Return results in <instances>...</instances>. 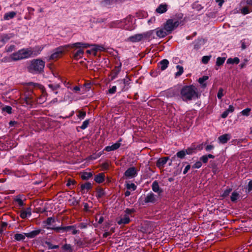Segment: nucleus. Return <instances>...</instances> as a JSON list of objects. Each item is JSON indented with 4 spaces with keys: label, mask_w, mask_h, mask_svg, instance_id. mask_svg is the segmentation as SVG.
Listing matches in <instances>:
<instances>
[{
    "label": "nucleus",
    "mask_w": 252,
    "mask_h": 252,
    "mask_svg": "<svg viewBox=\"0 0 252 252\" xmlns=\"http://www.w3.org/2000/svg\"><path fill=\"white\" fill-rule=\"evenodd\" d=\"M142 39H143L142 33L135 34L133 35L129 36L127 38V40L128 41H130L133 43L139 42L141 41Z\"/></svg>",
    "instance_id": "nucleus-14"
},
{
    "label": "nucleus",
    "mask_w": 252,
    "mask_h": 252,
    "mask_svg": "<svg viewBox=\"0 0 252 252\" xmlns=\"http://www.w3.org/2000/svg\"><path fill=\"white\" fill-rule=\"evenodd\" d=\"M223 92V89L222 88H220L217 94V97L218 99H221L222 97L224 95Z\"/></svg>",
    "instance_id": "nucleus-61"
},
{
    "label": "nucleus",
    "mask_w": 252,
    "mask_h": 252,
    "mask_svg": "<svg viewBox=\"0 0 252 252\" xmlns=\"http://www.w3.org/2000/svg\"><path fill=\"white\" fill-rule=\"evenodd\" d=\"M10 58L12 61H14L22 60L20 53H19V50L12 54L10 56Z\"/></svg>",
    "instance_id": "nucleus-32"
},
{
    "label": "nucleus",
    "mask_w": 252,
    "mask_h": 252,
    "mask_svg": "<svg viewBox=\"0 0 252 252\" xmlns=\"http://www.w3.org/2000/svg\"><path fill=\"white\" fill-rule=\"evenodd\" d=\"M155 33L158 37L159 38H163L166 36L169 33H167V31L163 28H158L155 29Z\"/></svg>",
    "instance_id": "nucleus-9"
},
{
    "label": "nucleus",
    "mask_w": 252,
    "mask_h": 252,
    "mask_svg": "<svg viewBox=\"0 0 252 252\" xmlns=\"http://www.w3.org/2000/svg\"><path fill=\"white\" fill-rule=\"evenodd\" d=\"M32 92H29L24 94V101L27 105H32L34 102Z\"/></svg>",
    "instance_id": "nucleus-10"
},
{
    "label": "nucleus",
    "mask_w": 252,
    "mask_h": 252,
    "mask_svg": "<svg viewBox=\"0 0 252 252\" xmlns=\"http://www.w3.org/2000/svg\"><path fill=\"white\" fill-rule=\"evenodd\" d=\"M121 80H122V82H123V83L124 84L125 87H128V86L130 84V79L128 77V76H127V75L126 76V78H124L123 79H121Z\"/></svg>",
    "instance_id": "nucleus-52"
},
{
    "label": "nucleus",
    "mask_w": 252,
    "mask_h": 252,
    "mask_svg": "<svg viewBox=\"0 0 252 252\" xmlns=\"http://www.w3.org/2000/svg\"><path fill=\"white\" fill-rule=\"evenodd\" d=\"M208 76H203L198 79V82L202 85V87L205 88L206 87V83L205 82L208 79Z\"/></svg>",
    "instance_id": "nucleus-37"
},
{
    "label": "nucleus",
    "mask_w": 252,
    "mask_h": 252,
    "mask_svg": "<svg viewBox=\"0 0 252 252\" xmlns=\"http://www.w3.org/2000/svg\"><path fill=\"white\" fill-rule=\"evenodd\" d=\"M122 22L120 21H115L112 22L110 24V27L111 28H120Z\"/></svg>",
    "instance_id": "nucleus-42"
},
{
    "label": "nucleus",
    "mask_w": 252,
    "mask_h": 252,
    "mask_svg": "<svg viewBox=\"0 0 252 252\" xmlns=\"http://www.w3.org/2000/svg\"><path fill=\"white\" fill-rule=\"evenodd\" d=\"M15 201L18 203L20 207H23L25 205L23 201L19 196H17L16 197L15 199Z\"/></svg>",
    "instance_id": "nucleus-58"
},
{
    "label": "nucleus",
    "mask_w": 252,
    "mask_h": 252,
    "mask_svg": "<svg viewBox=\"0 0 252 252\" xmlns=\"http://www.w3.org/2000/svg\"><path fill=\"white\" fill-rule=\"evenodd\" d=\"M14 34L12 33H4L0 35V41L4 44L9 39L14 37Z\"/></svg>",
    "instance_id": "nucleus-21"
},
{
    "label": "nucleus",
    "mask_w": 252,
    "mask_h": 252,
    "mask_svg": "<svg viewBox=\"0 0 252 252\" xmlns=\"http://www.w3.org/2000/svg\"><path fill=\"white\" fill-rule=\"evenodd\" d=\"M16 12L15 11H10L5 13L3 16L4 20H9L13 18L16 15Z\"/></svg>",
    "instance_id": "nucleus-31"
},
{
    "label": "nucleus",
    "mask_w": 252,
    "mask_h": 252,
    "mask_svg": "<svg viewBox=\"0 0 252 252\" xmlns=\"http://www.w3.org/2000/svg\"><path fill=\"white\" fill-rule=\"evenodd\" d=\"M225 59L226 58L225 57H218L216 63V65L218 66L222 65L224 63Z\"/></svg>",
    "instance_id": "nucleus-40"
},
{
    "label": "nucleus",
    "mask_w": 252,
    "mask_h": 252,
    "mask_svg": "<svg viewBox=\"0 0 252 252\" xmlns=\"http://www.w3.org/2000/svg\"><path fill=\"white\" fill-rule=\"evenodd\" d=\"M202 165V162L200 161H196L192 166V168L194 169H198L201 167Z\"/></svg>",
    "instance_id": "nucleus-63"
},
{
    "label": "nucleus",
    "mask_w": 252,
    "mask_h": 252,
    "mask_svg": "<svg viewBox=\"0 0 252 252\" xmlns=\"http://www.w3.org/2000/svg\"><path fill=\"white\" fill-rule=\"evenodd\" d=\"M76 184V182L74 180H72L71 179H69L67 180V182L66 183V186L69 187L70 189H72V187H71V185L74 186ZM73 187H72L73 188Z\"/></svg>",
    "instance_id": "nucleus-56"
},
{
    "label": "nucleus",
    "mask_w": 252,
    "mask_h": 252,
    "mask_svg": "<svg viewBox=\"0 0 252 252\" xmlns=\"http://www.w3.org/2000/svg\"><path fill=\"white\" fill-rule=\"evenodd\" d=\"M105 175L103 173H100L94 176V180L95 182L100 184L104 181Z\"/></svg>",
    "instance_id": "nucleus-25"
},
{
    "label": "nucleus",
    "mask_w": 252,
    "mask_h": 252,
    "mask_svg": "<svg viewBox=\"0 0 252 252\" xmlns=\"http://www.w3.org/2000/svg\"><path fill=\"white\" fill-rule=\"evenodd\" d=\"M231 138V135L229 133H226L218 137V140L220 143L224 144L226 143Z\"/></svg>",
    "instance_id": "nucleus-17"
},
{
    "label": "nucleus",
    "mask_w": 252,
    "mask_h": 252,
    "mask_svg": "<svg viewBox=\"0 0 252 252\" xmlns=\"http://www.w3.org/2000/svg\"><path fill=\"white\" fill-rule=\"evenodd\" d=\"M136 212V210L134 209H129V208H126L125 210V213L126 214L125 215H130L132 213H134Z\"/></svg>",
    "instance_id": "nucleus-64"
},
{
    "label": "nucleus",
    "mask_w": 252,
    "mask_h": 252,
    "mask_svg": "<svg viewBox=\"0 0 252 252\" xmlns=\"http://www.w3.org/2000/svg\"><path fill=\"white\" fill-rule=\"evenodd\" d=\"M96 197L97 199H99L106 195L104 190L101 188H97L96 189Z\"/></svg>",
    "instance_id": "nucleus-30"
},
{
    "label": "nucleus",
    "mask_w": 252,
    "mask_h": 252,
    "mask_svg": "<svg viewBox=\"0 0 252 252\" xmlns=\"http://www.w3.org/2000/svg\"><path fill=\"white\" fill-rule=\"evenodd\" d=\"M122 141V139L121 138L119 139L118 141H117L115 144H113L111 147L113 151H115L118 149L121 146V142Z\"/></svg>",
    "instance_id": "nucleus-46"
},
{
    "label": "nucleus",
    "mask_w": 252,
    "mask_h": 252,
    "mask_svg": "<svg viewBox=\"0 0 252 252\" xmlns=\"http://www.w3.org/2000/svg\"><path fill=\"white\" fill-rule=\"evenodd\" d=\"M32 215L31 208L29 207L26 210L23 209L20 211V216L22 219H25Z\"/></svg>",
    "instance_id": "nucleus-19"
},
{
    "label": "nucleus",
    "mask_w": 252,
    "mask_h": 252,
    "mask_svg": "<svg viewBox=\"0 0 252 252\" xmlns=\"http://www.w3.org/2000/svg\"><path fill=\"white\" fill-rule=\"evenodd\" d=\"M115 83L117 84L120 89V92H119L120 94L121 93V92L127 91L128 89V87H125L122 82V80L121 79L117 80L115 82Z\"/></svg>",
    "instance_id": "nucleus-24"
},
{
    "label": "nucleus",
    "mask_w": 252,
    "mask_h": 252,
    "mask_svg": "<svg viewBox=\"0 0 252 252\" xmlns=\"http://www.w3.org/2000/svg\"><path fill=\"white\" fill-rule=\"evenodd\" d=\"M240 60L238 57H235L234 58H228L226 61L227 64H237L239 63Z\"/></svg>",
    "instance_id": "nucleus-33"
},
{
    "label": "nucleus",
    "mask_w": 252,
    "mask_h": 252,
    "mask_svg": "<svg viewBox=\"0 0 252 252\" xmlns=\"http://www.w3.org/2000/svg\"><path fill=\"white\" fill-rule=\"evenodd\" d=\"M76 225H69L66 226V232L72 230V234L73 235L79 233V230L76 229Z\"/></svg>",
    "instance_id": "nucleus-36"
},
{
    "label": "nucleus",
    "mask_w": 252,
    "mask_h": 252,
    "mask_svg": "<svg viewBox=\"0 0 252 252\" xmlns=\"http://www.w3.org/2000/svg\"><path fill=\"white\" fill-rule=\"evenodd\" d=\"M116 0H103L101 1V3L104 6L112 4Z\"/></svg>",
    "instance_id": "nucleus-45"
},
{
    "label": "nucleus",
    "mask_w": 252,
    "mask_h": 252,
    "mask_svg": "<svg viewBox=\"0 0 252 252\" xmlns=\"http://www.w3.org/2000/svg\"><path fill=\"white\" fill-rule=\"evenodd\" d=\"M44 47L40 46H36L34 48H31L32 57L37 56L41 53Z\"/></svg>",
    "instance_id": "nucleus-20"
},
{
    "label": "nucleus",
    "mask_w": 252,
    "mask_h": 252,
    "mask_svg": "<svg viewBox=\"0 0 252 252\" xmlns=\"http://www.w3.org/2000/svg\"><path fill=\"white\" fill-rule=\"evenodd\" d=\"M250 10H249V8L247 6L243 7L241 9V12L243 15H246L250 13Z\"/></svg>",
    "instance_id": "nucleus-59"
},
{
    "label": "nucleus",
    "mask_w": 252,
    "mask_h": 252,
    "mask_svg": "<svg viewBox=\"0 0 252 252\" xmlns=\"http://www.w3.org/2000/svg\"><path fill=\"white\" fill-rule=\"evenodd\" d=\"M251 111V109L250 108H247L244 110H243L241 113L242 115L245 116H248L250 115V113Z\"/></svg>",
    "instance_id": "nucleus-54"
},
{
    "label": "nucleus",
    "mask_w": 252,
    "mask_h": 252,
    "mask_svg": "<svg viewBox=\"0 0 252 252\" xmlns=\"http://www.w3.org/2000/svg\"><path fill=\"white\" fill-rule=\"evenodd\" d=\"M68 50L71 49H78L76 52L74 50L70 51V57L76 61L83 58L84 52V49L91 47L90 44L82 42H77L74 43L69 44Z\"/></svg>",
    "instance_id": "nucleus-1"
},
{
    "label": "nucleus",
    "mask_w": 252,
    "mask_h": 252,
    "mask_svg": "<svg viewBox=\"0 0 252 252\" xmlns=\"http://www.w3.org/2000/svg\"><path fill=\"white\" fill-rule=\"evenodd\" d=\"M55 222V219L54 217H49L45 221V223L47 225H50L52 223Z\"/></svg>",
    "instance_id": "nucleus-60"
},
{
    "label": "nucleus",
    "mask_w": 252,
    "mask_h": 252,
    "mask_svg": "<svg viewBox=\"0 0 252 252\" xmlns=\"http://www.w3.org/2000/svg\"><path fill=\"white\" fill-rule=\"evenodd\" d=\"M130 219L127 215H125L124 218H121L117 221V223L119 225L128 224L130 222Z\"/></svg>",
    "instance_id": "nucleus-28"
},
{
    "label": "nucleus",
    "mask_w": 252,
    "mask_h": 252,
    "mask_svg": "<svg viewBox=\"0 0 252 252\" xmlns=\"http://www.w3.org/2000/svg\"><path fill=\"white\" fill-rule=\"evenodd\" d=\"M232 188L227 187V189L225 190H224L221 196L223 198H225L227 197L229 195V193L232 191Z\"/></svg>",
    "instance_id": "nucleus-47"
},
{
    "label": "nucleus",
    "mask_w": 252,
    "mask_h": 252,
    "mask_svg": "<svg viewBox=\"0 0 252 252\" xmlns=\"http://www.w3.org/2000/svg\"><path fill=\"white\" fill-rule=\"evenodd\" d=\"M137 175V170L136 168L134 167L128 168L124 173L125 176L128 178L136 177Z\"/></svg>",
    "instance_id": "nucleus-8"
},
{
    "label": "nucleus",
    "mask_w": 252,
    "mask_h": 252,
    "mask_svg": "<svg viewBox=\"0 0 252 252\" xmlns=\"http://www.w3.org/2000/svg\"><path fill=\"white\" fill-rule=\"evenodd\" d=\"M155 30H152L147 31L146 32H144L142 33L143 39H148L149 40H151L153 39H155L157 37L155 36Z\"/></svg>",
    "instance_id": "nucleus-12"
},
{
    "label": "nucleus",
    "mask_w": 252,
    "mask_h": 252,
    "mask_svg": "<svg viewBox=\"0 0 252 252\" xmlns=\"http://www.w3.org/2000/svg\"><path fill=\"white\" fill-rule=\"evenodd\" d=\"M25 235L20 233H16L14 235V238L16 241H20L24 240L25 239Z\"/></svg>",
    "instance_id": "nucleus-41"
},
{
    "label": "nucleus",
    "mask_w": 252,
    "mask_h": 252,
    "mask_svg": "<svg viewBox=\"0 0 252 252\" xmlns=\"http://www.w3.org/2000/svg\"><path fill=\"white\" fill-rule=\"evenodd\" d=\"M158 197L151 191L147 194L146 196L145 197L144 202L142 203V205H145L149 203L156 204L158 202Z\"/></svg>",
    "instance_id": "nucleus-6"
},
{
    "label": "nucleus",
    "mask_w": 252,
    "mask_h": 252,
    "mask_svg": "<svg viewBox=\"0 0 252 252\" xmlns=\"http://www.w3.org/2000/svg\"><path fill=\"white\" fill-rule=\"evenodd\" d=\"M48 87L52 91H55L60 87V85L59 84H49L48 85Z\"/></svg>",
    "instance_id": "nucleus-49"
},
{
    "label": "nucleus",
    "mask_w": 252,
    "mask_h": 252,
    "mask_svg": "<svg viewBox=\"0 0 252 252\" xmlns=\"http://www.w3.org/2000/svg\"><path fill=\"white\" fill-rule=\"evenodd\" d=\"M76 113H78V118L81 120L84 119L86 115V112L82 110H77Z\"/></svg>",
    "instance_id": "nucleus-43"
},
{
    "label": "nucleus",
    "mask_w": 252,
    "mask_h": 252,
    "mask_svg": "<svg viewBox=\"0 0 252 252\" xmlns=\"http://www.w3.org/2000/svg\"><path fill=\"white\" fill-rule=\"evenodd\" d=\"M246 192L249 193L252 191V180H251L246 187Z\"/></svg>",
    "instance_id": "nucleus-50"
},
{
    "label": "nucleus",
    "mask_w": 252,
    "mask_h": 252,
    "mask_svg": "<svg viewBox=\"0 0 252 252\" xmlns=\"http://www.w3.org/2000/svg\"><path fill=\"white\" fill-rule=\"evenodd\" d=\"M185 150L187 155H192L196 153L195 143L191 144L189 147L187 148Z\"/></svg>",
    "instance_id": "nucleus-29"
},
{
    "label": "nucleus",
    "mask_w": 252,
    "mask_h": 252,
    "mask_svg": "<svg viewBox=\"0 0 252 252\" xmlns=\"http://www.w3.org/2000/svg\"><path fill=\"white\" fill-rule=\"evenodd\" d=\"M62 249L67 252H72L73 251L72 247L70 244H65L62 246Z\"/></svg>",
    "instance_id": "nucleus-38"
},
{
    "label": "nucleus",
    "mask_w": 252,
    "mask_h": 252,
    "mask_svg": "<svg viewBox=\"0 0 252 252\" xmlns=\"http://www.w3.org/2000/svg\"><path fill=\"white\" fill-rule=\"evenodd\" d=\"M176 68L178 69V71L175 74L176 76H179L181 75L184 72L183 67L180 65H177Z\"/></svg>",
    "instance_id": "nucleus-48"
},
{
    "label": "nucleus",
    "mask_w": 252,
    "mask_h": 252,
    "mask_svg": "<svg viewBox=\"0 0 252 252\" xmlns=\"http://www.w3.org/2000/svg\"><path fill=\"white\" fill-rule=\"evenodd\" d=\"M180 23L178 20L174 21L172 19H169L163 24V27L167 33L170 34L179 26Z\"/></svg>",
    "instance_id": "nucleus-5"
},
{
    "label": "nucleus",
    "mask_w": 252,
    "mask_h": 252,
    "mask_svg": "<svg viewBox=\"0 0 252 252\" xmlns=\"http://www.w3.org/2000/svg\"><path fill=\"white\" fill-rule=\"evenodd\" d=\"M204 40L202 38L198 37L197 39L195 40L192 44L194 45V49L195 50H198L201 48L202 44L204 42Z\"/></svg>",
    "instance_id": "nucleus-23"
},
{
    "label": "nucleus",
    "mask_w": 252,
    "mask_h": 252,
    "mask_svg": "<svg viewBox=\"0 0 252 252\" xmlns=\"http://www.w3.org/2000/svg\"><path fill=\"white\" fill-rule=\"evenodd\" d=\"M19 53L22 59L32 57L31 48H23L19 50Z\"/></svg>",
    "instance_id": "nucleus-7"
},
{
    "label": "nucleus",
    "mask_w": 252,
    "mask_h": 252,
    "mask_svg": "<svg viewBox=\"0 0 252 252\" xmlns=\"http://www.w3.org/2000/svg\"><path fill=\"white\" fill-rule=\"evenodd\" d=\"M93 187L92 184L89 182L84 184H82L80 186V191L82 194H84L88 192Z\"/></svg>",
    "instance_id": "nucleus-13"
},
{
    "label": "nucleus",
    "mask_w": 252,
    "mask_h": 252,
    "mask_svg": "<svg viewBox=\"0 0 252 252\" xmlns=\"http://www.w3.org/2000/svg\"><path fill=\"white\" fill-rule=\"evenodd\" d=\"M45 62L41 59L32 60L27 67L29 72L32 74H39L44 72Z\"/></svg>",
    "instance_id": "nucleus-3"
},
{
    "label": "nucleus",
    "mask_w": 252,
    "mask_h": 252,
    "mask_svg": "<svg viewBox=\"0 0 252 252\" xmlns=\"http://www.w3.org/2000/svg\"><path fill=\"white\" fill-rule=\"evenodd\" d=\"M68 44L60 46L53 50V53L49 57L50 60H56L61 58L65 51H68Z\"/></svg>",
    "instance_id": "nucleus-4"
},
{
    "label": "nucleus",
    "mask_w": 252,
    "mask_h": 252,
    "mask_svg": "<svg viewBox=\"0 0 252 252\" xmlns=\"http://www.w3.org/2000/svg\"><path fill=\"white\" fill-rule=\"evenodd\" d=\"M240 196L239 194L236 191H233L231 195L230 199L232 202H236Z\"/></svg>",
    "instance_id": "nucleus-39"
},
{
    "label": "nucleus",
    "mask_w": 252,
    "mask_h": 252,
    "mask_svg": "<svg viewBox=\"0 0 252 252\" xmlns=\"http://www.w3.org/2000/svg\"><path fill=\"white\" fill-rule=\"evenodd\" d=\"M89 122H90V120L89 119L86 120L85 121H84L83 122L82 125L80 126V128L82 129H86L88 126V125L89 124Z\"/></svg>",
    "instance_id": "nucleus-57"
},
{
    "label": "nucleus",
    "mask_w": 252,
    "mask_h": 252,
    "mask_svg": "<svg viewBox=\"0 0 252 252\" xmlns=\"http://www.w3.org/2000/svg\"><path fill=\"white\" fill-rule=\"evenodd\" d=\"M93 176L92 172H84L82 173L81 178L83 180H87Z\"/></svg>",
    "instance_id": "nucleus-35"
},
{
    "label": "nucleus",
    "mask_w": 252,
    "mask_h": 252,
    "mask_svg": "<svg viewBox=\"0 0 252 252\" xmlns=\"http://www.w3.org/2000/svg\"><path fill=\"white\" fill-rule=\"evenodd\" d=\"M2 111L7 112L8 114H10L12 113V107L10 106H5L2 108Z\"/></svg>",
    "instance_id": "nucleus-51"
},
{
    "label": "nucleus",
    "mask_w": 252,
    "mask_h": 252,
    "mask_svg": "<svg viewBox=\"0 0 252 252\" xmlns=\"http://www.w3.org/2000/svg\"><path fill=\"white\" fill-rule=\"evenodd\" d=\"M169 62L168 60L167 59H163L161 60L159 63L158 65L160 68V69L163 71L165 70L168 65H169Z\"/></svg>",
    "instance_id": "nucleus-26"
},
{
    "label": "nucleus",
    "mask_w": 252,
    "mask_h": 252,
    "mask_svg": "<svg viewBox=\"0 0 252 252\" xmlns=\"http://www.w3.org/2000/svg\"><path fill=\"white\" fill-rule=\"evenodd\" d=\"M91 47H93L92 49V50L93 52H97V51H104L105 50V48L102 45L99 44H90Z\"/></svg>",
    "instance_id": "nucleus-27"
},
{
    "label": "nucleus",
    "mask_w": 252,
    "mask_h": 252,
    "mask_svg": "<svg viewBox=\"0 0 252 252\" xmlns=\"http://www.w3.org/2000/svg\"><path fill=\"white\" fill-rule=\"evenodd\" d=\"M180 97L185 102L198 99L196 88L193 85L184 86L180 90Z\"/></svg>",
    "instance_id": "nucleus-2"
},
{
    "label": "nucleus",
    "mask_w": 252,
    "mask_h": 252,
    "mask_svg": "<svg viewBox=\"0 0 252 252\" xmlns=\"http://www.w3.org/2000/svg\"><path fill=\"white\" fill-rule=\"evenodd\" d=\"M48 229H52L55 230L56 232H60L61 231L63 232H66V226H58V227H47Z\"/></svg>",
    "instance_id": "nucleus-34"
},
{
    "label": "nucleus",
    "mask_w": 252,
    "mask_h": 252,
    "mask_svg": "<svg viewBox=\"0 0 252 252\" xmlns=\"http://www.w3.org/2000/svg\"><path fill=\"white\" fill-rule=\"evenodd\" d=\"M44 232V230L41 229H38L37 230L32 231L29 233H25V235L27 237L29 238H33L39 235L40 233H43Z\"/></svg>",
    "instance_id": "nucleus-15"
},
{
    "label": "nucleus",
    "mask_w": 252,
    "mask_h": 252,
    "mask_svg": "<svg viewBox=\"0 0 252 252\" xmlns=\"http://www.w3.org/2000/svg\"><path fill=\"white\" fill-rule=\"evenodd\" d=\"M168 159V157L159 158L156 162V166L159 169L163 168Z\"/></svg>",
    "instance_id": "nucleus-16"
},
{
    "label": "nucleus",
    "mask_w": 252,
    "mask_h": 252,
    "mask_svg": "<svg viewBox=\"0 0 252 252\" xmlns=\"http://www.w3.org/2000/svg\"><path fill=\"white\" fill-rule=\"evenodd\" d=\"M15 46L14 45H11L9 46H6L5 48V50L6 52H11L14 50Z\"/></svg>",
    "instance_id": "nucleus-62"
},
{
    "label": "nucleus",
    "mask_w": 252,
    "mask_h": 252,
    "mask_svg": "<svg viewBox=\"0 0 252 252\" xmlns=\"http://www.w3.org/2000/svg\"><path fill=\"white\" fill-rule=\"evenodd\" d=\"M167 6L166 4H160L156 8V12L160 14L164 13L167 10Z\"/></svg>",
    "instance_id": "nucleus-22"
},
{
    "label": "nucleus",
    "mask_w": 252,
    "mask_h": 252,
    "mask_svg": "<svg viewBox=\"0 0 252 252\" xmlns=\"http://www.w3.org/2000/svg\"><path fill=\"white\" fill-rule=\"evenodd\" d=\"M126 187L127 189H132L133 191L137 188V186L134 183L127 184Z\"/></svg>",
    "instance_id": "nucleus-55"
},
{
    "label": "nucleus",
    "mask_w": 252,
    "mask_h": 252,
    "mask_svg": "<svg viewBox=\"0 0 252 252\" xmlns=\"http://www.w3.org/2000/svg\"><path fill=\"white\" fill-rule=\"evenodd\" d=\"M186 155L187 154L186 153L185 150H182L181 151H180L176 153V156H177V158H181V159H182V158H184L185 157Z\"/></svg>",
    "instance_id": "nucleus-44"
},
{
    "label": "nucleus",
    "mask_w": 252,
    "mask_h": 252,
    "mask_svg": "<svg viewBox=\"0 0 252 252\" xmlns=\"http://www.w3.org/2000/svg\"><path fill=\"white\" fill-rule=\"evenodd\" d=\"M152 189L154 192L158 193V195H160L163 192L162 189L159 187L158 183L157 180L153 182Z\"/></svg>",
    "instance_id": "nucleus-18"
},
{
    "label": "nucleus",
    "mask_w": 252,
    "mask_h": 252,
    "mask_svg": "<svg viewBox=\"0 0 252 252\" xmlns=\"http://www.w3.org/2000/svg\"><path fill=\"white\" fill-rule=\"evenodd\" d=\"M211 56H204L202 58V63L204 64H207L210 61Z\"/></svg>",
    "instance_id": "nucleus-53"
},
{
    "label": "nucleus",
    "mask_w": 252,
    "mask_h": 252,
    "mask_svg": "<svg viewBox=\"0 0 252 252\" xmlns=\"http://www.w3.org/2000/svg\"><path fill=\"white\" fill-rule=\"evenodd\" d=\"M122 63H120L118 66H115L114 68L111 71V80L112 81L116 79L121 71Z\"/></svg>",
    "instance_id": "nucleus-11"
}]
</instances>
